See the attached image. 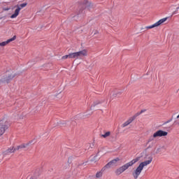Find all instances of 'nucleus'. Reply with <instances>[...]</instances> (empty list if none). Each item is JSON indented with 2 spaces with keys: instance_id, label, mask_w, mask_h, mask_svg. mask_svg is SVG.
<instances>
[{
  "instance_id": "obj_1",
  "label": "nucleus",
  "mask_w": 179,
  "mask_h": 179,
  "mask_svg": "<svg viewBox=\"0 0 179 179\" xmlns=\"http://www.w3.org/2000/svg\"><path fill=\"white\" fill-rule=\"evenodd\" d=\"M19 73L15 70H8L3 76L0 77V86L3 83H9L12 79L17 76Z\"/></svg>"
},
{
  "instance_id": "obj_2",
  "label": "nucleus",
  "mask_w": 179,
  "mask_h": 179,
  "mask_svg": "<svg viewBox=\"0 0 179 179\" xmlns=\"http://www.w3.org/2000/svg\"><path fill=\"white\" fill-rule=\"evenodd\" d=\"M19 73L15 70H8L3 76L0 77V86L3 83H9L12 79L17 76Z\"/></svg>"
},
{
  "instance_id": "obj_3",
  "label": "nucleus",
  "mask_w": 179,
  "mask_h": 179,
  "mask_svg": "<svg viewBox=\"0 0 179 179\" xmlns=\"http://www.w3.org/2000/svg\"><path fill=\"white\" fill-rule=\"evenodd\" d=\"M152 158L149 157V160L140 163L138 166L132 173V176L134 179H138L139 176H141V173H142V171L143 170V167H146V166H148V164H150L152 163Z\"/></svg>"
},
{
  "instance_id": "obj_4",
  "label": "nucleus",
  "mask_w": 179,
  "mask_h": 179,
  "mask_svg": "<svg viewBox=\"0 0 179 179\" xmlns=\"http://www.w3.org/2000/svg\"><path fill=\"white\" fill-rule=\"evenodd\" d=\"M9 128V122L8 119L3 118L0 120V136H2L5 134L6 129Z\"/></svg>"
},
{
  "instance_id": "obj_5",
  "label": "nucleus",
  "mask_w": 179,
  "mask_h": 179,
  "mask_svg": "<svg viewBox=\"0 0 179 179\" xmlns=\"http://www.w3.org/2000/svg\"><path fill=\"white\" fill-rule=\"evenodd\" d=\"M167 135H169V132L164 131L163 130H158L154 133L152 138H150L148 139L147 143H150V142H152L155 138H162V136H167Z\"/></svg>"
},
{
  "instance_id": "obj_6",
  "label": "nucleus",
  "mask_w": 179,
  "mask_h": 179,
  "mask_svg": "<svg viewBox=\"0 0 179 179\" xmlns=\"http://www.w3.org/2000/svg\"><path fill=\"white\" fill-rule=\"evenodd\" d=\"M26 6H27V3H23L22 4L15 6L12 9H14V8H17V9L15 10L14 14L10 16V19L17 17V16H19V12H20L22 8H26Z\"/></svg>"
},
{
  "instance_id": "obj_7",
  "label": "nucleus",
  "mask_w": 179,
  "mask_h": 179,
  "mask_svg": "<svg viewBox=\"0 0 179 179\" xmlns=\"http://www.w3.org/2000/svg\"><path fill=\"white\" fill-rule=\"evenodd\" d=\"M120 157H117V158L113 159L112 161L109 162L106 166H104L102 168V171H106V170H107L108 169H111V167H113V166H116L117 162H120Z\"/></svg>"
},
{
  "instance_id": "obj_8",
  "label": "nucleus",
  "mask_w": 179,
  "mask_h": 179,
  "mask_svg": "<svg viewBox=\"0 0 179 179\" xmlns=\"http://www.w3.org/2000/svg\"><path fill=\"white\" fill-rule=\"evenodd\" d=\"M166 20H167V17L162 18L152 25L146 27L145 28H141V30L143 31L145 30V29H147V30H149V29H155V27H159V26H160V24H163V23L166 22Z\"/></svg>"
},
{
  "instance_id": "obj_9",
  "label": "nucleus",
  "mask_w": 179,
  "mask_h": 179,
  "mask_svg": "<svg viewBox=\"0 0 179 179\" xmlns=\"http://www.w3.org/2000/svg\"><path fill=\"white\" fill-rule=\"evenodd\" d=\"M128 169H129V166L127 164L120 166L119 169H116V171H115L116 176H121V174H122V173H124V171H125V170H128Z\"/></svg>"
},
{
  "instance_id": "obj_10",
  "label": "nucleus",
  "mask_w": 179,
  "mask_h": 179,
  "mask_svg": "<svg viewBox=\"0 0 179 179\" xmlns=\"http://www.w3.org/2000/svg\"><path fill=\"white\" fill-rule=\"evenodd\" d=\"M15 40H16V36H14L13 38L7 40L6 41L0 43V47H5V45H8L9 43H12V41H15Z\"/></svg>"
},
{
  "instance_id": "obj_11",
  "label": "nucleus",
  "mask_w": 179,
  "mask_h": 179,
  "mask_svg": "<svg viewBox=\"0 0 179 179\" xmlns=\"http://www.w3.org/2000/svg\"><path fill=\"white\" fill-rule=\"evenodd\" d=\"M83 3V5H85V6H86V8H87V9L93 8V3H92V2H90L87 0H84Z\"/></svg>"
},
{
  "instance_id": "obj_12",
  "label": "nucleus",
  "mask_w": 179,
  "mask_h": 179,
  "mask_svg": "<svg viewBox=\"0 0 179 179\" xmlns=\"http://www.w3.org/2000/svg\"><path fill=\"white\" fill-rule=\"evenodd\" d=\"M77 54L78 57H87V50L86 49H84L83 50L77 52Z\"/></svg>"
},
{
  "instance_id": "obj_13",
  "label": "nucleus",
  "mask_w": 179,
  "mask_h": 179,
  "mask_svg": "<svg viewBox=\"0 0 179 179\" xmlns=\"http://www.w3.org/2000/svg\"><path fill=\"white\" fill-rule=\"evenodd\" d=\"M30 143H33V141H29V143L27 144H22V145H18L16 148V150H19L20 149H24V148H27V146H29Z\"/></svg>"
},
{
  "instance_id": "obj_14",
  "label": "nucleus",
  "mask_w": 179,
  "mask_h": 179,
  "mask_svg": "<svg viewBox=\"0 0 179 179\" xmlns=\"http://www.w3.org/2000/svg\"><path fill=\"white\" fill-rule=\"evenodd\" d=\"M134 120L135 118L134 117L129 119L127 122H125L122 124V128H125V127H128V125H129V124H131Z\"/></svg>"
},
{
  "instance_id": "obj_15",
  "label": "nucleus",
  "mask_w": 179,
  "mask_h": 179,
  "mask_svg": "<svg viewBox=\"0 0 179 179\" xmlns=\"http://www.w3.org/2000/svg\"><path fill=\"white\" fill-rule=\"evenodd\" d=\"M140 159H141V157H137V158L133 159L132 161L127 163V166H129V167H131V166H134V164H135V163H136L137 162H139Z\"/></svg>"
},
{
  "instance_id": "obj_16",
  "label": "nucleus",
  "mask_w": 179,
  "mask_h": 179,
  "mask_svg": "<svg viewBox=\"0 0 179 179\" xmlns=\"http://www.w3.org/2000/svg\"><path fill=\"white\" fill-rule=\"evenodd\" d=\"M140 159H141V157H137V158L133 159L132 161L127 163V166H129V167H131V166H134V164H135V163H136L137 162H139Z\"/></svg>"
},
{
  "instance_id": "obj_17",
  "label": "nucleus",
  "mask_w": 179,
  "mask_h": 179,
  "mask_svg": "<svg viewBox=\"0 0 179 179\" xmlns=\"http://www.w3.org/2000/svg\"><path fill=\"white\" fill-rule=\"evenodd\" d=\"M105 171H103V169H101V171H98L96 173V178H101L103 177V173H104Z\"/></svg>"
},
{
  "instance_id": "obj_18",
  "label": "nucleus",
  "mask_w": 179,
  "mask_h": 179,
  "mask_svg": "<svg viewBox=\"0 0 179 179\" xmlns=\"http://www.w3.org/2000/svg\"><path fill=\"white\" fill-rule=\"evenodd\" d=\"M69 57V58H79V56L78 55V52L70 53Z\"/></svg>"
},
{
  "instance_id": "obj_19",
  "label": "nucleus",
  "mask_w": 179,
  "mask_h": 179,
  "mask_svg": "<svg viewBox=\"0 0 179 179\" xmlns=\"http://www.w3.org/2000/svg\"><path fill=\"white\" fill-rule=\"evenodd\" d=\"M101 102L100 101H96L93 103V104L91 106V110L92 108H94L96 107H97V106H99V104H100Z\"/></svg>"
},
{
  "instance_id": "obj_20",
  "label": "nucleus",
  "mask_w": 179,
  "mask_h": 179,
  "mask_svg": "<svg viewBox=\"0 0 179 179\" xmlns=\"http://www.w3.org/2000/svg\"><path fill=\"white\" fill-rule=\"evenodd\" d=\"M99 160H100V157H97V155H96L91 159V162H94V163H96V162H99Z\"/></svg>"
},
{
  "instance_id": "obj_21",
  "label": "nucleus",
  "mask_w": 179,
  "mask_h": 179,
  "mask_svg": "<svg viewBox=\"0 0 179 179\" xmlns=\"http://www.w3.org/2000/svg\"><path fill=\"white\" fill-rule=\"evenodd\" d=\"M17 118L19 120H23L24 118V113H20L17 115Z\"/></svg>"
},
{
  "instance_id": "obj_22",
  "label": "nucleus",
  "mask_w": 179,
  "mask_h": 179,
  "mask_svg": "<svg viewBox=\"0 0 179 179\" xmlns=\"http://www.w3.org/2000/svg\"><path fill=\"white\" fill-rule=\"evenodd\" d=\"M110 134L111 133L110 131H107L105 134H102L101 136L102 138H107L110 136Z\"/></svg>"
},
{
  "instance_id": "obj_23",
  "label": "nucleus",
  "mask_w": 179,
  "mask_h": 179,
  "mask_svg": "<svg viewBox=\"0 0 179 179\" xmlns=\"http://www.w3.org/2000/svg\"><path fill=\"white\" fill-rule=\"evenodd\" d=\"M62 91H58L57 92L53 94V97H57V99H58V97H59V94H61Z\"/></svg>"
},
{
  "instance_id": "obj_24",
  "label": "nucleus",
  "mask_w": 179,
  "mask_h": 179,
  "mask_svg": "<svg viewBox=\"0 0 179 179\" xmlns=\"http://www.w3.org/2000/svg\"><path fill=\"white\" fill-rule=\"evenodd\" d=\"M13 150V147H12L11 148H9L7 150V153H13V152H15V150H16V149H14Z\"/></svg>"
},
{
  "instance_id": "obj_25",
  "label": "nucleus",
  "mask_w": 179,
  "mask_h": 179,
  "mask_svg": "<svg viewBox=\"0 0 179 179\" xmlns=\"http://www.w3.org/2000/svg\"><path fill=\"white\" fill-rule=\"evenodd\" d=\"M92 36H96V34H99V31L94 29L92 33H91Z\"/></svg>"
},
{
  "instance_id": "obj_26",
  "label": "nucleus",
  "mask_w": 179,
  "mask_h": 179,
  "mask_svg": "<svg viewBox=\"0 0 179 179\" xmlns=\"http://www.w3.org/2000/svg\"><path fill=\"white\" fill-rule=\"evenodd\" d=\"M68 163H69V164H71V163H72V157H69Z\"/></svg>"
},
{
  "instance_id": "obj_27",
  "label": "nucleus",
  "mask_w": 179,
  "mask_h": 179,
  "mask_svg": "<svg viewBox=\"0 0 179 179\" xmlns=\"http://www.w3.org/2000/svg\"><path fill=\"white\" fill-rule=\"evenodd\" d=\"M67 58H69V55L63 56V57H62V59H66Z\"/></svg>"
},
{
  "instance_id": "obj_28",
  "label": "nucleus",
  "mask_w": 179,
  "mask_h": 179,
  "mask_svg": "<svg viewBox=\"0 0 179 179\" xmlns=\"http://www.w3.org/2000/svg\"><path fill=\"white\" fill-rule=\"evenodd\" d=\"M10 10V8H8V7L3 8V10Z\"/></svg>"
},
{
  "instance_id": "obj_29",
  "label": "nucleus",
  "mask_w": 179,
  "mask_h": 179,
  "mask_svg": "<svg viewBox=\"0 0 179 179\" xmlns=\"http://www.w3.org/2000/svg\"><path fill=\"white\" fill-rule=\"evenodd\" d=\"M142 113H143V110H141L140 113H136V117H138V115H141V114H142Z\"/></svg>"
},
{
  "instance_id": "obj_30",
  "label": "nucleus",
  "mask_w": 179,
  "mask_h": 179,
  "mask_svg": "<svg viewBox=\"0 0 179 179\" xmlns=\"http://www.w3.org/2000/svg\"><path fill=\"white\" fill-rule=\"evenodd\" d=\"M160 148H157L156 150H155V153L157 155V153H159L160 152Z\"/></svg>"
},
{
  "instance_id": "obj_31",
  "label": "nucleus",
  "mask_w": 179,
  "mask_h": 179,
  "mask_svg": "<svg viewBox=\"0 0 179 179\" xmlns=\"http://www.w3.org/2000/svg\"><path fill=\"white\" fill-rule=\"evenodd\" d=\"M79 15H80V13H83V9H80V10L78 11Z\"/></svg>"
},
{
  "instance_id": "obj_32",
  "label": "nucleus",
  "mask_w": 179,
  "mask_h": 179,
  "mask_svg": "<svg viewBox=\"0 0 179 179\" xmlns=\"http://www.w3.org/2000/svg\"><path fill=\"white\" fill-rule=\"evenodd\" d=\"M173 15H176V11H174V12L173 13Z\"/></svg>"
},
{
  "instance_id": "obj_33",
  "label": "nucleus",
  "mask_w": 179,
  "mask_h": 179,
  "mask_svg": "<svg viewBox=\"0 0 179 179\" xmlns=\"http://www.w3.org/2000/svg\"><path fill=\"white\" fill-rule=\"evenodd\" d=\"M178 9H179V7H178V8H176V10H178Z\"/></svg>"
},
{
  "instance_id": "obj_34",
  "label": "nucleus",
  "mask_w": 179,
  "mask_h": 179,
  "mask_svg": "<svg viewBox=\"0 0 179 179\" xmlns=\"http://www.w3.org/2000/svg\"><path fill=\"white\" fill-rule=\"evenodd\" d=\"M3 17H0V20H1V19H3Z\"/></svg>"
}]
</instances>
